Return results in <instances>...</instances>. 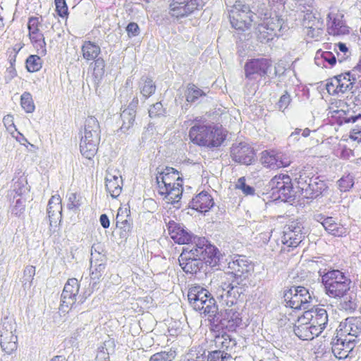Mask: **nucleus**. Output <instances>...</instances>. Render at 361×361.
I'll use <instances>...</instances> for the list:
<instances>
[{"mask_svg": "<svg viewBox=\"0 0 361 361\" xmlns=\"http://www.w3.org/2000/svg\"><path fill=\"white\" fill-rule=\"evenodd\" d=\"M325 293L330 298L341 299L350 291L351 280L344 272L334 269L319 271Z\"/></svg>", "mask_w": 361, "mask_h": 361, "instance_id": "nucleus-1", "label": "nucleus"}, {"mask_svg": "<svg viewBox=\"0 0 361 361\" xmlns=\"http://www.w3.org/2000/svg\"><path fill=\"white\" fill-rule=\"evenodd\" d=\"M211 315H209V324L211 331L219 332L227 330L233 332L242 323L241 313L238 307H221L218 305Z\"/></svg>", "mask_w": 361, "mask_h": 361, "instance_id": "nucleus-2", "label": "nucleus"}, {"mask_svg": "<svg viewBox=\"0 0 361 361\" xmlns=\"http://www.w3.org/2000/svg\"><path fill=\"white\" fill-rule=\"evenodd\" d=\"M189 137L194 144L212 148L219 147L226 135L216 125H195L190 129Z\"/></svg>", "mask_w": 361, "mask_h": 361, "instance_id": "nucleus-3", "label": "nucleus"}, {"mask_svg": "<svg viewBox=\"0 0 361 361\" xmlns=\"http://www.w3.org/2000/svg\"><path fill=\"white\" fill-rule=\"evenodd\" d=\"M190 305L196 311L201 312L209 319V315L216 311V301L210 292L200 286H192L188 293Z\"/></svg>", "mask_w": 361, "mask_h": 361, "instance_id": "nucleus-4", "label": "nucleus"}, {"mask_svg": "<svg viewBox=\"0 0 361 361\" xmlns=\"http://www.w3.org/2000/svg\"><path fill=\"white\" fill-rule=\"evenodd\" d=\"M183 247L181 252H188L195 257L206 259V265L215 267L219 259L218 257V249L211 245L204 237L196 236L190 243Z\"/></svg>", "mask_w": 361, "mask_h": 361, "instance_id": "nucleus-5", "label": "nucleus"}, {"mask_svg": "<svg viewBox=\"0 0 361 361\" xmlns=\"http://www.w3.org/2000/svg\"><path fill=\"white\" fill-rule=\"evenodd\" d=\"M228 274L233 278L238 285L246 286L254 271V264L245 255H235L228 263Z\"/></svg>", "mask_w": 361, "mask_h": 361, "instance_id": "nucleus-6", "label": "nucleus"}, {"mask_svg": "<svg viewBox=\"0 0 361 361\" xmlns=\"http://www.w3.org/2000/svg\"><path fill=\"white\" fill-rule=\"evenodd\" d=\"M272 195L283 202H292L296 199V192L293 189L292 179L288 175L279 174L273 177L269 183Z\"/></svg>", "mask_w": 361, "mask_h": 361, "instance_id": "nucleus-7", "label": "nucleus"}, {"mask_svg": "<svg viewBox=\"0 0 361 361\" xmlns=\"http://www.w3.org/2000/svg\"><path fill=\"white\" fill-rule=\"evenodd\" d=\"M283 300L286 307L305 310L310 307L312 296L307 288L300 286H293L284 290Z\"/></svg>", "mask_w": 361, "mask_h": 361, "instance_id": "nucleus-8", "label": "nucleus"}, {"mask_svg": "<svg viewBox=\"0 0 361 361\" xmlns=\"http://www.w3.org/2000/svg\"><path fill=\"white\" fill-rule=\"evenodd\" d=\"M230 21L233 27L236 30H244L248 29L255 23V16L252 14L250 4H243L238 1L230 11Z\"/></svg>", "mask_w": 361, "mask_h": 361, "instance_id": "nucleus-9", "label": "nucleus"}, {"mask_svg": "<svg viewBox=\"0 0 361 361\" xmlns=\"http://www.w3.org/2000/svg\"><path fill=\"white\" fill-rule=\"evenodd\" d=\"M80 283L75 278L69 279L66 283L61 295L59 310L62 312L74 311L78 309L77 296L79 293Z\"/></svg>", "mask_w": 361, "mask_h": 361, "instance_id": "nucleus-10", "label": "nucleus"}, {"mask_svg": "<svg viewBox=\"0 0 361 361\" xmlns=\"http://www.w3.org/2000/svg\"><path fill=\"white\" fill-rule=\"evenodd\" d=\"M304 228L300 223L292 222L290 225L284 227L283 235L281 236V252L286 251V246L288 248L297 247L304 240L306 233H304Z\"/></svg>", "mask_w": 361, "mask_h": 361, "instance_id": "nucleus-11", "label": "nucleus"}, {"mask_svg": "<svg viewBox=\"0 0 361 361\" xmlns=\"http://www.w3.org/2000/svg\"><path fill=\"white\" fill-rule=\"evenodd\" d=\"M271 67L270 60L265 58L252 59L248 60L244 66L245 78L249 80L257 77H264Z\"/></svg>", "mask_w": 361, "mask_h": 361, "instance_id": "nucleus-12", "label": "nucleus"}, {"mask_svg": "<svg viewBox=\"0 0 361 361\" xmlns=\"http://www.w3.org/2000/svg\"><path fill=\"white\" fill-rule=\"evenodd\" d=\"M253 148L246 142L233 144L231 147V157L236 163L250 165L255 161Z\"/></svg>", "mask_w": 361, "mask_h": 361, "instance_id": "nucleus-13", "label": "nucleus"}, {"mask_svg": "<svg viewBox=\"0 0 361 361\" xmlns=\"http://www.w3.org/2000/svg\"><path fill=\"white\" fill-rule=\"evenodd\" d=\"M201 6L200 0H171L169 4L172 17L181 18L188 16Z\"/></svg>", "mask_w": 361, "mask_h": 361, "instance_id": "nucleus-14", "label": "nucleus"}, {"mask_svg": "<svg viewBox=\"0 0 361 361\" xmlns=\"http://www.w3.org/2000/svg\"><path fill=\"white\" fill-rule=\"evenodd\" d=\"M167 229L171 238L176 243L180 245H186L197 236L189 231L183 224L177 223L170 220L166 224Z\"/></svg>", "mask_w": 361, "mask_h": 361, "instance_id": "nucleus-15", "label": "nucleus"}, {"mask_svg": "<svg viewBox=\"0 0 361 361\" xmlns=\"http://www.w3.org/2000/svg\"><path fill=\"white\" fill-rule=\"evenodd\" d=\"M307 184L301 189V195L307 199L314 200L324 195L328 190L326 182L319 176H315L312 179L308 180Z\"/></svg>", "mask_w": 361, "mask_h": 361, "instance_id": "nucleus-16", "label": "nucleus"}, {"mask_svg": "<svg viewBox=\"0 0 361 361\" xmlns=\"http://www.w3.org/2000/svg\"><path fill=\"white\" fill-rule=\"evenodd\" d=\"M159 193L164 195L165 197L173 204L174 207H180V200L183 194V178L178 176L176 182L169 188L159 186Z\"/></svg>", "mask_w": 361, "mask_h": 361, "instance_id": "nucleus-17", "label": "nucleus"}, {"mask_svg": "<svg viewBox=\"0 0 361 361\" xmlns=\"http://www.w3.org/2000/svg\"><path fill=\"white\" fill-rule=\"evenodd\" d=\"M178 262L182 269L186 274H195L200 271L206 265V259L195 257L190 252H181Z\"/></svg>", "mask_w": 361, "mask_h": 361, "instance_id": "nucleus-18", "label": "nucleus"}, {"mask_svg": "<svg viewBox=\"0 0 361 361\" xmlns=\"http://www.w3.org/2000/svg\"><path fill=\"white\" fill-rule=\"evenodd\" d=\"M344 16L340 12L329 13L327 15L328 32L333 35H343L349 33V27L343 20Z\"/></svg>", "mask_w": 361, "mask_h": 361, "instance_id": "nucleus-19", "label": "nucleus"}, {"mask_svg": "<svg viewBox=\"0 0 361 361\" xmlns=\"http://www.w3.org/2000/svg\"><path fill=\"white\" fill-rule=\"evenodd\" d=\"M358 72H360L358 68H354L350 71L336 75L338 80L339 90L342 94L346 92L348 90H352L357 82L360 80L361 75H360Z\"/></svg>", "mask_w": 361, "mask_h": 361, "instance_id": "nucleus-20", "label": "nucleus"}, {"mask_svg": "<svg viewBox=\"0 0 361 361\" xmlns=\"http://www.w3.org/2000/svg\"><path fill=\"white\" fill-rule=\"evenodd\" d=\"M355 343L356 340L354 338H338L332 347V353L336 358L340 360L352 357Z\"/></svg>", "mask_w": 361, "mask_h": 361, "instance_id": "nucleus-21", "label": "nucleus"}, {"mask_svg": "<svg viewBox=\"0 0 361 361\" xmlns=\"http://www.w3.org/2000/svg\"><path fill=\"white\" fill-rule=\"evenodd\" d=\"M4 323L2 329L0 330V344L2 350L8 354H11L13 350L17 349L18 338L13 334L11 328L8 329V326Z\"/></svg>", "mask_w": 361, "mask_h": 361, "instance_id": "nucleus-22", "label": "nucleus"}, {"mask_svg": "<svg viewBox=\"0 0 361 361\" xmlns=\"http://www.w3.org/2000/svg\"><path fill=\"white\" fill-rule=\"evenodd\" d=\"M214 205L212 197L207 192L202 191L196 195L189 203V207L201 213H205Z\"/></svg>", "mask_w": 361, "mask_h": 361, "instance_id": "nucleus-23", "label": "nucleus"}, {"mask_svg": "<svg viewBox=\"0 0 361 361\" xmlns=\"http://www.w3.org/2000/svg\"><path fill=\"white\" fill-rule=\"evenodd\" d=\"M47 214L49 221V226L56 227L58 221H61L62 218V205L60 197L52 196L49 200L47 205Z\"/></svg>", "mask_w": 361, "mask_h": 361, "instance_id": "nucleus-24", "label": "nucleus"}, {"mask_svg": "<svg viewBox=\"0 0 361 361\" xmlns=\"http://www.w3.org/2000/svg\"><path fill=\"white\" fill-rule=\"evenodd\" d=\"M338 328L341 335L357 338L361 334V317H348Z\"/></svg>", "mask_w": 361, "mask_h": 361, "instance_id": "nucleus-25", "label": "nucleus"}, {"mask_svg": "<svg viewBox=\"0 0 361 361\" xmlns=\"http://www.w3.org/2000/svg\"><path fill=\"white\" fill-rule=\"evenodd\" d=\"M157 174L156 182L159 189V186H166V188L173 185L176 181L179 172L173 167L166 166L164 169L157 168Z\"/></svg>", "mask_w": 361, "mask_h": 361, "instance_id": "nucleus-26", "label": "nucleus"}, {"mask_svg": "<svg viewBox=\"0 0 361 361\" xmlns=\"http://www.w3.org/2000/svg\"><path fill=\"white\" fill-rule=\"evenodd\" d=\"M265 26H267L272 32L276 34L277 37L282 36L289 27L285 20L276 14H271L265 20L263 21Z\"/></svg>", "mask_w": 361, "mask_h": 361, "instance_id": "nucleus-27", "label": "nucleus"}, {"mask_svg": "<svg viewBox=\"0 0 361 361\" xmlns=\"http://www.w3.org/2000/svg\"><path fill=\"white\" fill-rule=\"evenodd\" d=\"M252 14L255 16V24L265 20L271 13L264 0H247Z\"/></svg>", "mask_w": 361, "mask_h": 361, "instance_id": "nucleus-28", "label": "nucleus"}, {"mask_svg": "<svg viewBox=\"0 0 361 361\" xmlns=\"http://www.w3.org/2000/svg\"><path fill=\"white\" fill-rule=\"evenodd\" d=\"M101 129L97 119L94 116H88L84 125V132L82 137L85 140L100 141Z\"/></svg>", "mask_w": 361, "mask_h": 361, "instance_id": "nucleus-29", "label": "nucleus"}, {"mask_svg": "<svg viewBox=\"0 0 361 361\" xmlns=\"http://www.w3.org/2000/svg\"><path fill=\"white\" fill-rule=\"evenodd\" d=\"M105 183L106 190L113 198L119 196L122 190L123 180L118 171L116 174L108 173L105 178Z\"/></svg>", "mask_w": 361, "mask_h": 361, "instance_id": "nucleus-30", "label": "nucleus"}, {"mask_svg": "<svg viewBox=\"0 0 361 361\" xmlns=\"http://www.w3.org/2000/svg\"><path fill=\"white\" fill-rule=\"evenodd\" d=\"M312 0H308L307 6L305 4L302 2L299 4V9L303 13L302 17V25L304 27H308L312 23L316 24L317 21H322L319 18L316 16V14L313 12Z\"/></svg>", "mask_w": 361, "mask_h": 361, "instance_id": "nucleus-31", "label": "nucleus"}, {"mask_svg": "<svg viewBox=\"0 0 361 361\" xmlns=\"http://www.w3.org/2000/svg\"><path fill=\"white\" fill-rule=\"evenodd\" d=\"M308 316H310V321L312 324L317 325V326H322L326 328L328 324V314L327 312L324 308L317 307L311 312H306L304 319H310Z\"/></svg>", "mask_w": 361, "mask_h": 361, "instance_id": "nucleus-32", "label": "nucleus"}, {"mask_svg": "<svg viewBox=\"0 0 361 361\" xmlns=\"http://www.w3.org/2000/svg\"><path fill=\"white\" fill-rule=\"evenodd\" d=\"M100 141L93 140H85L81 137L80 150L81 154L87 159H91L97 154Z\"/></svg>", "mask_w": 361, "mask_h": 361, "instance_id": "nucleus-33", "label": "nucleus"}, {"mask_svg": "<svg viewBox=\"0 0 361 361\" xmlns=\"http://www.w3.org/2000/svg\"><path fill=\"white\" fill-rule=\"evenodd\" d=\"M323 228L329 234L335 237L345 236L348 233L347 228L343 224L336 222L332 216L326 221Z\"/></svg>", "mask_w": 361, "mask_h": 361, "instance_id": "nucleus-34", "label": "nucleus"}, {"mask_svg": "<svg viewBox=\"0 0 361 361\" xmlns=\"http://www.w3.org/2000/svg\"><path fill=\"white\" fill-rule=\"evenodd\" d=\"M83 58L87 61L97 59L101 53V48L96 43L91 41H85L81 47Z\"/></svg>", "mask_w": 361, "mask_h": 361, "instance_id": "nucleus-35", "label": "nucleus"}, {"mask_svg": "<svg viewBox=\"0 0 361 361\" xmlns=\"http://www.w3.org/2000/svg\"><path fill=\"white\" fill-rule=\"evenodd\" d=\"M316 175L312 167L307 166L300 169L298 173L295 174V181L298 185V188L300 190L304 189V187L307 184L310 179H312Z\"/></svg>", "mask_w": 361, "mask_h": 361, "instance_id": "nucleus-36", "label": "nucleus"}, {"mask_svg": "<svg viewBox=\"0 0 361 361\" xmlns=\"http://www.w3.org/2000/svg\"><path fill=\"white\" fill-rule=\"evenodd\" d=\"M281 153L264 151L262 153V164L270 169H279L283 166V164L279 161L281 159Z\"/></svg>", "mask_w": 361, "mask_h": 361, "instance_id": "nucleus-37", "label": "nucleus"}, {"mask_svg": "<svg viewBox=\"0 0 361 361\" xmlns=\"http://www.w3.org/2000/svg\"><path fill=\"white\" fill-rule=\"evenodd\" d=\"M140 93L145 99L151 97L156 91V85L153 80L148 76H142L139 82Z\"/></svg>", "mask_w": 361, "mask_h": 361, "instance_id": "nucleus-38", "label": "nucleus"}, {"mask_svg": "<svg viewBox=\"0 0 361 361\" xmlns=\"http://www.w3.org/2000/svg\"><path fill=\"white\" fill-rule=\"evenodd\" d=\"M92 64L93 65L92 77L94 82L99 85L105 74V61L103 58L99 57L94 60Z\"/></svg>", "mask_w": 361, "mask_h": 361, "instance_id": "nucleus-39", "label": "nucleus"}, {"mask_svg": "<svg viewBox=\"0 0 361 361\" xmlns=\"http://www.w3.org/2000/svg\"><path fill=\"white\" fill-rule=\"evenodd\" d=\"M314 61L318 66L323 65L326 67L324 63H327L332 67L336 63L337 59L331 51H322L319 50L316 54Z\"/></svg>", "mask_w": 361, "mask_h": 361, "instance_id": "nucleus-40", "label": "nucleus"}, {"mask_svg": "<svg viewBox=\"0 0 361 361\" xmlns=\"http://www.w3.org/2000/svg\"><path fill=\"white\" fill-rule=\"evenodd\" d=\"M257 24V39L261 43H267L276 37V34L269 30L267 26H265V23L262 21Z\"/></svg>", "mask_w": 361, "mask_h": 361, "instance_id": "nucleus-41", "label": "nucleus"}, {"mask_svg": "<svg viewBox=\"0 0 361 361\" xmlns=\"http://www.w3.org/2000/svg\"><path fill=\"white\" fill-rule=\"evenodd\" d=\"M120 116L122 120V125L118 132L121 131L126 133L133 126L136 114L123 109Z\"/></svg>", "mask_w": 361, "mask_h": 361, "instance_id": "nucleus-42", "label": "nucleus"}, {"mask_svg": "<svg viewBox=\"0 0 361 361\" xmlns=\"http://www.w3.org/2000/svg\"><path fill=\"white\" fill-rule=\"evenodd\" d=\"M13 190L16 196H14V200L18 197H26L29 193L30 187L27 185V178L24 176H20L16 181L14 182L13 185Z\"/></svg>", "mask_w": 361, "mask_h": 361, "instance_id": "nucleus-43", "label": "nucleus"}, {"mask_svg": "<svg viewBox=\"0 0 361 361\" xmlns=\"http://www.w3.org/2000/svg\"><path fill=\"white\" fill-rule=\"evenodd\" d=\"M35 275V267L28 265L23 270V274L20 279L24 290H30L33 285V279Z\"/></svg>", "mask_w": 361, "mask_h": 361, "instance_id": "nucleus-44", "label": "nucleus"}, {"mask_svg": "<svg viewBox=\"0 0 361 361\" xmlns=\"http://www.w3.org/2000/svg\"><path fill=\"white\" fill-rule=\"evenodd\" d=\"M206 93L194 84H188L185 92L186 101L189 103H194L198 100L200 97H205Z\"/></svg>", "mask_w": 361, "mask_h": 361, "instance_id": "nucleus-45", "label": "nucleus"}, {"mask_svg": "<svg viewBox=\"0 0 361 361\" xmlns=\"http://www.w3.org/2000/svg\"><path fill=\"white\" fill-rule=\"evenodd\" d=\"M27 200V199L26 197H18L15 200H13V204L11 206V214L18 217L23 216L25 211Z\"/></svg>", "mask_w": 361, "mask_h": 361, "instance_id": "nucleus-46", "label": "nucleus"}, {"mask_svg": "<svg viewBox=\"0 0 361 361\" xmlns=\"http://www.w3.org/2000/svg\"><path fill=\"white\" fill-rule=\"evenodd\" d=\"M339 304L340 308L345 311L353 312L356 310L357 305L355 295L352 293H346L341 299Z\"/></svg>", "mask_w": 361, "mask_h": 361, "instance_id": "nucleus-47", "label": "nucleus"}, {"mask_svg": "<svg viewBox=\"0 0 361 361\" xmlns=\"http://www.w3.org/2000/svg\"><path fill=\"white\" fill-rule=\"evenodd\" d=\"M222 294L220 295V302L221 307H238L237 301L233 294L231 295V291L226 286H224V283L221 286Z\"/></svg>", "mask_w": 361, "mask_h": 361, "instance_id": "nucleus-48", "label": "nucleus"}, {"mask_svg": "<svg viewBox=\"0 0 361 361\" xmlns=\"http://www.w3.org/2000/svg\"><path fill=\"white\" fill-rule=\"evenodd\" d=\"M293 331L302 340L308 341L313 338V336L310 334V322L301 323L298 326H295Z\"/></svg>", "mask_w": 361, "mask_h": 361, "instance_id": "nucleus-49", "label": "nucleus"}, {"mask_svg": "<svg viewBox=\"0 0 361 361\" xmlns=\"http://www.w3.org/2000/svg\"><path fill=\"white\" fill-rule=\"evenodd\" d=\"M25 66L28 72H37L42 68V61L37 55H30L26 59Z\"/></svg>", "mask_w": 361, "mask_h": 361, "instance_id": "nucleus-50", "label": "nucleus"}, {"mask_svg": "<svg viewBox=\"0 0 361 361\" xmlns=\"http://www.w3.org/2000/svg\"><path fill=\"white\" fill-rule=\"evenodd\" d=\"M82 197L80 195L75 192H71L68 195L67 208L73 211L75 214L80 210L82 205Z\"/></svg>", "mask_w": 361, "mask_h": 361, "instance_id": "nucleus-51", "label": "nucleus"}, {"mask_svg": "<svg viewBox=\"0 0 361 361\" xmlns=\"http://www.w3.org/2000/svg\"><path fill=\"white\" fill-rule=\"evenodd\" d=\"M354 176L351 173L343 175L338 180V185L341 192L349 191L354 185Z\"/></svg>", "mask_w": 361, "mask_h": 361, "instance_id": "nucleus-52", "label": "nucleus"}, {"mask_svg": "<svg viewBox=\"0 0 361 361\" xmlns=\"http://www.w3.org/2000/svg\"><path fill=\"white\" fill-rule=\"evenodd\" d=\"M96 264H93V268L90 267V278L92 280H99L104 273L106 262L97 259Z\"/></svg>", "mask_w": 361, "mask_h": 361, "instance_id": "nucleus-53", "label": "nucleus"}, {"mask_svg": "<svg viewBox=\"0 0 361 361\" xmlns=\"http://www.w3.org/2000/svg\"><path fill=\"white\" fill-rule=\"evenodd\" d=\"M176 351H161L153 354L149 361H173L176 357Z\"/></svg>", "mask_w": 361, "mask_h": 361, "instance_id": "nucleus-54", "label": "nucleus"}, {"mask_svg": "<svg viewBox=\"0 0 361 361\" xmlns=\"http://www.w3.org/2000/svg\"><path fill=\"white\" fill-rule=\"evenodd\" d=\"M20 104L22 108L27 113H32L35 111V106L33 102L32 95L30 92H25L21 95Z\"/></svg>", "mask_w": 361, "mask_h": 361, "instance_id": "nucleus-55", "label": "nucleus"}, {"mask_svg": "<svg viewBox=\"0 0 361 361\" xmlns=\"http://www.w3.org/2000/svg\"><path fill=\"white\" fill-rule=\"evenodd\" d=\"M304 28L307 30L306 34L307 36L312 38L318 37L322 33L323 21H317L316 24L312 23V25Z\"/></svg>", "mask_w": 361, "mask_h": 361, "instance_id": "nucleus-56", "label": "nucleus"}, {"mask_svg": "<svg viewBox=\"0 0 361 361\" xmlns=\"http://www.w3.org/2000/svg\"><path fill=\"white\" fill-rule=\"evenodd\" d=\"M230 359L231 354L221 350H214L207 355V361H228Z\"/></svg>", "mask_w": 361, "mask_h": 361, "instance_id": "nucleus-57", "label": "nucleus"}, {"mask_svg": "<svg viewBox=\"0 0 361 361\" xmlns=\"http://www.w3.org/2000/svg\"><path fill=\"white\" fill-rule=\"evenodd\" d=\"M166 114V110L164 108L161 102H157L152 105L149 109V116L150 118L165 116Z\"/></svg>", "mask_w": 361, "mask_h": 361, "instance_id": "nucleus-58", "label": "nucleus"}, {"mask_svg": "<svg viewBox=\"0 0 361 361\" xmlns=\"http://www.w3.org/2000/svg\"><path fill=\"white\" fill-rule=\"evenodd\" d=\"M224 286H226L227 288L229 289V290L231 293V295L233 294V295L235 298L236 301L238 302V299L243 294V292L245 290L244 287L245 286L238 285L233 282V279L231 283H225Z\"/></svg>", "mask_w": 361, "mask_h": 361, "instance_id": "nucleus-59", "label": "nucleus"}, {"mask_svg": "<svg viewBox=\"0 0 361 361\" xmlns=\"http://www.w3.org/2000/svg\"><path fill=\"white\" fill-rule=\"evenodd\" d=\"M63 347V349H60L59 351L60 355L54 356L50 361H68L69 355L73 353V348L71 345L66 347V343H64Z\"/></svg>", "mask_w": 361, "mask_h": 361, "instance_id": "nucleus-60", "label": "nucleus"}, {"mask_svg": "<svg viewBox=\"0 0 361 361\" xmlns=\"http://www.w3.org/2000/svg\"><path fill=\"white\" fill-rule=\"evenodd\" d=\"M121 225L118 227L121 231L119 235L121 239L126 240L131 233V224L128 219H125V220L123 221H121Z\"/></svg>", "mask_w": 361, "mask_h": 361, "instance_id": "nucleus-61", "label": "nucleus"}, {"mask_svg": "<svg viewBox=\"0 0 361 361\" xmlns=\"http://www.w3.org/2000/svg\"><path fill=\"white\" fill-rule=\"evenodd\" d=\"M236 188L240 189L245 195H252L255 191L252 186L246 184L245 177H240L238 180Z\"/></svg>", "mask_w": 361, "mask_h": 361, "instance_id": "nucleus-62", "label": "nucleus"}, {"mask_svg": "<svg viewBox=\"0 0 361 361\" xmlns=\"http://www.w3.org/2000/svg\"><path fill=\"white\" fill-rule=\"evenodd\" d=\"M40 25L41 22L39 21V18L34 16L29 18L27 23L29 35L39 32V27Z\"/></svg>", "mask_w": 361, "mask_h": 361, "instance_id": "nucleus-63", "label": "nucleus"}, {"mask_svg": "<svg viewBox=\"0 0 361 361\" xmlns=\"http://www.w3.org/2000/svg\"><path fill=\"white\" fill-rule=\"evenodd\" d=\"M336 76L330 78L326 84V89L329 94L335 95L341 93Z\"/></svg>", "mask_w": 361, "mask_h": 361, "instance_id": "nucleus-64", "label": "nucleus"}]
</instances>
